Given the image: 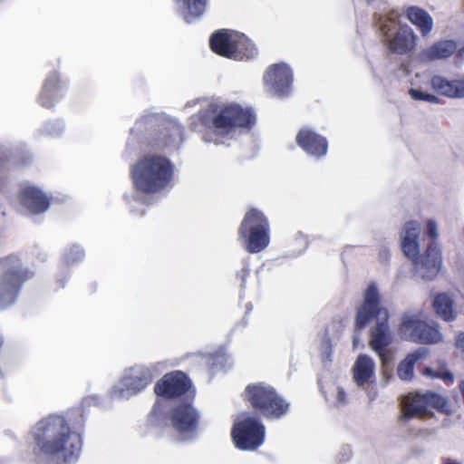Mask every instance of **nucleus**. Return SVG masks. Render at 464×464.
I'll return each instance as SVG.
<instances>
[{
  "label": "nucleus",
  "mask_w": 464,
  "mask_h": 464,
  "mask_svg": "<svg viewBox=\"0 0 464 464\" xmlns=\"http://www.w3.org/2000/svg\"><path fill=\"white\" fill-rule=\"evenodd\" d=\"M36 449V455L70 463L78 459L82 441L80 434L74 432L63 415L50 414L38 420L31 430Z\"/></svg>",
  "instance_id": "f257e3e1"
},
{
  "label": "nucleus",
  "mask_w": 464,
  "mask_h": 464,
  "mask_svg": "<svg viewBox=\"0 0 464 464\" xmlns=\"http://www.w3.org/2000/svg\"><path fill=\"white\" fill-rule=\"evenodd\" d=\"M256 121V113L252 108L237 103L211 104L207 110L199 111L190 117L189 129L201 132L206 141L219 144L237 130H251Z\"/></svg>",
  "instance_id": "f03ea898"
},
{
  "label": "nucleus",
  "mask_w": 464,
  "mask_h": 464,
  "mask_svg": "<svg viewBox=\"0 0 464 464\" xmlns=\"http://www.w3.org/2000/svg\"><path fill=\"white\" fill-rule=\"evenodd\" d=\"M389 317V310L382 304L376 284L370 283L363 292L362 304L356 309L354 331L360 333L375 320V324L369 330V346L378 354L382 363L391 359L389 346L393 342Z\"/></svg>",
  "instance_id": "7ed1b4c3"
},
{
  "label": "nucleus",
  "mask_w": 464,
  "mask_h": 464,
  "mask_svg": "<svg viewBox=\"0 0 464 464\" xmlns=\"http://www.w3.org/2000/svg\"><path fill=\"white\" fill-rule=\"evenodd\" d=\"M427 236L431 239L425 252L420 255V225L417 221L405 223L401 232V247L405 256L412 261L414 269L425 280L434 279L441 269V251L436 240L439 237L437 223L429 219L426 223Z\"/></svg>",
  "instance_id": "20e7f679"
},
{
  "label": "nucleus",
  "mask_w": 464,
  "mask_h": 464,
  "mask_svg": "<svg viewBox=\"0 0 464 464\" xmlns=\"http://www.w3.org/2000/svg\"><path fill=\"white\" fill-rule=\"evenodd\" d=\"M174 169L173 163L167 157L150 154L140 157L130 167V177L137 192L154 195L171 186Z\"/></svg>",
  "instance_id": "39448f33"
},
{
  "label": "nucleus",
  "mask_w": 464,
  "mask_h": 464,
  "mask_svg": "<svg viewBox=\"0 0 464 464\" xmlns=\"http://www.w3.org/2000/svg\"><path fill=\"white\" fill-rule=\"evenodd\" d=\"M244 400L256 415L268 420L281 419L290 408V403L275 387L263 382L248 384Z\"/></svg>",
  "instance_id": "423d86ee"
},
{
  "label": "nucleus",
  "mask_w": 464,
  "mask_h": 464,
  "mask_svg": "<svg viewBox=\"0 0 464 464\" xmlns=\"http://www.w3.org/2000/svg\"><path fill=\"white\" fill-rule=\"evenodd\" d=\"M34 276V272L18 256L11 254L0 258V309L13 304L23 285Z\"/></svg>",
  "instance_id": "0eeeda50"
},
{
  "label": "nucleus",
  "mask_w": 464,
  "mask_h": 464,
  "mask_svg": "<svg viewBox=\"0 0 464 464\" xmlns=\"http://www.w3.org/2000/svg\"><path fill=\"white\" fill-rule=\"evenodd\" d=\"M399 17L397 11H390L382 20L380 31L383 44L392 53L409 54L416 49L419 38L410 25L400 24Z\"/></svg>",
  "instance_id": "6e6552de"
},
{
  "label": "nucleus",
  "mask_w": 464,
  "mask_h": 464,
  "mask_svg": "<svg viewBox=\"0 0 464 464\" xmlns=\"http://www.w3.org/2000/svg\"><path fill=\"white\" fill-rule=\"evenodd\" d=\"M238 236L248 253L256 254L263 251L270 243L268 218L261 210L249 208L240 223Z\"/></svg>",
  "instance_id": "1a4fd4ad"
},
{
  "label": "nucleus",
  "mask_w": 464,
  "mask_h": 464,
  "mask_svg": "<svg viewBox=\"0 0 464 464\" xmlns=\"http://www.w3.org/2000/svg\"><path fill=\"white\" fill-rule=\"evenodd\" d=\"M398 334L403 340L420 344H433L442 340L438 324L421 319L417 314H402Z\"/></svg>",
  "instance_id": "9d476101"
},
{
  "label": "nucleus",
  "mask_w": 464,
  "mask_h": 464,
  "mask_svg": "<svg viewBox=\"0 0 464 464\" xmlns=\"http://www.w3.org/2000/svg\"><path fill=\"white\" fill-rule=\"evenodd\" d=\"M401 403V419L403 420L413 418L424 419L428 416L430 409L445 412L448 407L447 400L443 396L432 392L409 393L404 396Z\"/></svg>",
  "instance_id": "9b49d317"
},
{
  "label": "nucleus",
  "mask_w": 464,
  "mask_h": 464,
  "mask_svg": "<svg viewBox=\"0 0 464 464\" xmlns=\"http://www.w3.org/2000/svg\"><path fill=\"white\" fill-rule=\"evenodd\" d=\"M231 436L237 449L255 450L264 442L265 427L258 420L247 417L234 424Z\"/></svg>",
  "instance_id": "f8f14e48"
},
{
  "label": "nucleus",
  "mask_w": 464,
  "mask_h": 464,
  "mask_svg": "<svg viewBox=\"0 0 464 464\" xmlns=\"http://www.w3.org/2000/svg\"><path fill=\"white\" fill-rule=\"evenodd\" d=\"M171 427L183 439L192 438L199 427L200 415L189 402L172 407L168 414Z\"/></svg>",
  "instance_id": "ddd939ff"
},
{
  "label": "nucleus",
  "mask_w": 464,
  "mask_h": 464,
  "mask_svg": "<svg viewBox=\"0 0 464 464\" xmlns=\"http://www.w3.org/2000/svg\"><path fill=\"white\" fill-rule=\"evenodd\" d=\"M263 81L269 92L284 98L292 92L293 72L286 63H274L266 68Z\"/></svg>",
  "instance_id": "4468645a"
},
{
  "label": "nucleus",
  "mask_w": 464,
  "mask_h": 464,
  "mask_svg": "<svg viewBox=\"0 0 464 464\" xmlns=\"http://www.w3.org/2000/svg\"><path fill=\"white\" fill-rule=\"evenodd\" d=\"M192 383L188 375L181 371L165 373L155 384L154 392L164 399H175L186 394Z\"/></svg>",
  "instance_id": "2eb2a0df"
},
{
  "label": "nucleus",
  "mask_w": 464,
  "mask_h": 464,
  "mask_svg": "<svg viewBox=\"0 0 464 464\" xmlns=\"http://www.w3.org/2000/svg\"><path fill=\"white\" fill-rule=\"evenodd\" d=\"M183 128L179 125L159 128L150 134L148 145L156 150L178 149L183 142Z\"/></svg>",
  "instance_id": "dca6fc26"
},
{
  "label": "nucleus",
  "mask_w": 464,
  "mask_h": 464,
  "mask_svg": "<svg viewBox=\"0 0 464 464\" xmlns=\"http://www.w3.org/2000/svg\"><path fill=\"white\" fill-rule=\"evenodd\" d=\"M295 141L309 155L320 158L327 153V140L311 129H301L296 134Z\"/></svg>",
  "instance_id": "f3484780"
},
{
  "label": "nucleus",
  "mask_w": 464,
  "mask_h": 464,
  "mask_svg": "<svg viewBox=\"0 0 464 464\" xmlns=\"http://www.w3.org/2000/svg\"><path fill=\"white\" fill-rule=\"evenodd\" d=\"M402 15L423 37H429L434 29V19L430 14L419 5H407L402 8Z\"/></svg>",
  "instance_id": "a211bd4d"
},
{
  "label": "nucleus",
  "mask_w": 464,
  "mask_h": 464,
  "mask_svg": "<svg viewBox=\"0 0 464 464\" xmlns=\"http://www.w3.org/2000/svg\"><path fill=\"white\" fill-rule=\"evenodd\" d=\"M18 197L20 203L33 214H41L50 206L49 198L34 187L24 188Z\"/></svg>",
  "instance_id": "6ab92c4d"
},
{
  "label": "nucleus",
  "mask_w": 464,
  "mask_h": 464,
  "mask_svg": "<svg viewBox=\"0 0 464 464\" xmlns=\"http://www.w3.org/2000/svg\"><path fill=\"white\" fill-rule=\"evenodd\" d=\"M153 381L152 371L145 366L132 368L122 380L124 390L129 394H137Z\"/></svg>",
  "instance_id": "aec40b11"
},
{
  "label": "nucleus",
  "mask_w": 464,
  "mask_h": 464,
  "mask_svg": "<svg viewBox=\"0 0 464 464\" xmlns=\"http://www.w3.org/2000/svg\"><path fill=\"white\" fill-rule=\"evenodd\" d=\"M63 89V82L60 74L53 72L45 79L42 91L38 97L39 104L46 109H51L54 106L55 102L60 98L61 91Z\"/></svg>",
  "instance_id": "412c9836"
},
{
  "label": "nucleus",
  "mask_w": 464,
  "mask_h": 464,
  "mask_svg": "<svg viewBox=\"0 0 464 464\" xmlns=\"http://www.w3.org/2000/svg\"><path fill=\"white\" fill-rule=\"evenodd\" d=\"M456 49L457 43L454 40H440L422 49L419 53V59L423 63L447 59L454 54Z\"/></svg>",
  "instance_id": "4be33fe9"
},
{
  "label": "nucleus",
  "mask_w": 464,
  "mask_h": 464,
  "mask_svg": "<svg viewBox=\"0 0 464 464\" xmlns=\"http://www.w3.org/2000/svg\"><path fill=\"white\" fill-rule=\"evenodd\" d=\"M353 378L358 386L372 383L375 380V363L367 354H360L352 369Z\"/></svg>",
  "instance_id": "5701e85b"
},
{
  "label": "nucleus",
  "mask_w": 464,
  "mask_h": 464,
  "mask_svg": "<svg viewBox=\"0 0 464 464\" xmlns=\"http://www.w3.org/2000/svg\"><path fill=\"white\" fill-rule=\"evenodd\" d=\"M236 33L227 29H220L214 32L209 38L211 51L221 57L230 59Z\"/></svg>",
  "instance_id": "b1692460"
},
{
  "label": "nucleus",
  "mask_w": 464,
  "mask_h": 464,
  "mask_svg": "<svg viewBox=\"0 0 464 464\" xmlns=\"http://www.w3.org/2000/svg\"><path fill=\"white\" fill-rule=\"evenodd\" d=\"M433 90L444 96L452 98L464 97V80L449 81L446 78L435 75L430 81Z\"/></svg>",
  "instance_id": "393cba45"
},
{
  "label": "nucleus",
  "mask_w": 464,
  "mask_h": 464,
  "mask_svg": "<svg viewBox=\"0 0 464 464\" xmlns=\"http://www.w3.org/2000/svg\"><path fill=\"white\" fill-rule=\"evenodd\" d=\"M232 50V60L244 61L250 60L256 56L257 49L253 42L244 34L236 33Z\"/></svg>",
  "instance_id": "a878e982"
},
{
  "label": "nucleus",
  "mask_w": 464,
  "mask_h": 464,
  "mask_svg": "<svg viewBox=\"0 0 464 464\" xmlns=\"http://www.w3.org/2000/svg\"><path fill=\"white\" fill-rule=\"evenodd\" d=\"M428 351L424 348H419L400 362L397 367V375L402 381H411L414 374L415 363L426 357Z\"/></svg>",
  "instance_id": "bb28decb"
},
{
  "label": "nucleus",
  "mask_w": 464,
  "mask_h": 464,
  "mask_svg": "<svg viewBox=\"0 0 464 464\" xmlns=\"http://www.w3.org/2000/svg\"><path fill=\"white\" fill-rule=\"evenodd\" d=\"M436 314L445 322L454 321L457 314L454 311V301L447 293H440L434 296L432 303Z\"/></svg>",
  "instance_id": "cd10ccee"
},
{
  "label": "nucleus",
  "mask_w": 464,
  "mask_h": 464,
  "mask_svg": "<svg viewBox=\"0 0 464 464\" xmlns=\"http://www.w3.org/2000/svg\"><path fill=\"white\" fill-rule=\"evenodd\" d=\"M176 2H182L187 14L184 19L187 23H190L192 19L198 18L203 14L207 5V0H175Z\"/></svg>",
  "instance_id": "c85d7f7f"
},
{
  "label": "nucleus",
  "mask_w": 464,
  "mask_h": 464,
  "mask_svg": "<svg viewBox=\"0 0 464 464\" xmlns=\"http://www.w3.org/2000/svg\"><path fill=\"white\" fill-rule=\"evenodd\" d=\"M423 373L428 375V376H430L431 378L441 379L447 384H451L453 382V381H454L453 374L450 371H448L446 369H442L440 371L435 372L431 368L426 367L423 370Z\"/></svg>",
  "instance_id": "c756f323"
},
{
  "label": "nucleus",
  "mask_w": 464,
  "mask_h": 464,
  "mask_svg": "<svg viewBox=\"0 0 464 464\" xmlns=\"http://www.w3.org/2000/svg\"><path fill=\"white\" fill-rule=\"evenodd\" d=\"M410 94L411 96L419 101H428V102H435L437 98L429 93L422 92L421 91L415 90V89H410Z\"/></svg>",
  "instance_id": "7c9ffc66"
},
{
  "label": "nucleus",
  "mask_w": 464,
  "mask_h": 464,
  "mask_svg": "<svg viewBox=\"0 0 464 464\" xmlns=\"http://www.w3.org/2000/svg\"><path fill=\"white\" fill-rule=\"evenodd\" d=\"M250 269L247 266L241 268L236 275L237 279L240 282L241 286H244L246 278L249 276Z\"/></svg>",
  "instance_id": "2f4dec72"
},
{
  "label": "nucleus",
  "mask_w": 464,
  "mask_h": 464,
  "mask_svg": "<svg viewBox=\"0 0 464 464\" xmlns=\"http://www.w3.org/2000/svg\"><path fill=\"white\" fill-rule=\"evenodd\" d=\"M454 62L455 63H464V45L460 48H457L454 53Z\"/></svg>",
  "instance_id": "473e14b6"
},
{
  "label": "nucleus",
  "mask_w": 464,
  "mask_h": 464,
  "mask_svg": "<svg viewBox=\"0 0 464 464\" xmlns=\"http://www.w3.org/2000/svg\"><path fill=\"white\" fill-rule=\"evenodd\" d=\"M455 345L457 349L464 353V332H461L457 335Z\"/></svg>",
  "instance_id": "72a5a7b5"
},
{
  "label": "nucleus",
  "mask_w": 464,
  "mask_h": 464,
  "mask_svg": "<svg viewBox=\"0 0 464 464\" xmlns=\"http://www.w3.org/2000/svg\"><path fill=\"white\" fill-rule=\"evenodd\" d=\"M5 179L1 178L0 177V192L4 189V188L5 187Z\"/></svg>",
  "instance_id": "f704fd0d"
},
{
  "label": "nucleus",
  "mask_w": 464,
  "mask_h": 464,
  "mask_svg": "<svg viewBox=\"0 0 464 464\" xmlns=\"http://www.w3.org/2000/svg\"><path fill=\"white\" fill-rule=\"evenodd\" d=\"M444 464H460L457 461H454V460H451V459H447Z\"/></svg>",
  "instance_id": "c9c22d12"
},
{
  "label": "nucleus",
  "mask_w": 464,
  "mask_h": 464,
  "mask_svg": "<svg viewBox=\"0 0 464 464\" xmlns=\"http://www.w3.org/2000/svg\"><path fill=\"white\" fill-rule=\"evenodd\" d=\"M357 342H358V338L354 337V339H353V346L354 347L356 346Z\"/></svg>",
  "instance_id": "e433bc0d"
}]
</instances>
